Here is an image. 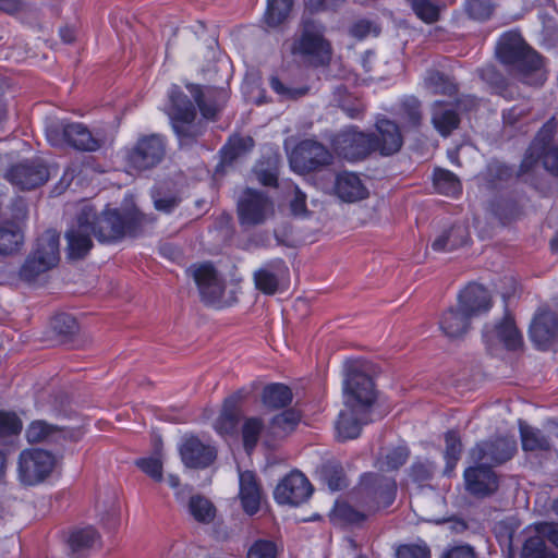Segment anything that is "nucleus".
<instances>
[{
    "label": "nucleus",
    "mask_w": 558,
    "mask_h": 558,
    "mask_svg": "<svg viewBox=\"0 0 558 558\" xmlns=\"http://www.w3.org/2000/svg\"><path fill=\"white\" fill-rule=\"evenodd\" d=\"M166 151V137L159 134L144 135L128 151L126 160L135 170H149L162 161Z\"/></svg>",
    "instance_id": "9b49d317"
},
{
    "label": "nucleus",
    "mask_w": 558,
    "mask_h": 558,
    "mask_svg": "<svg viewBox=\"0 0 558 558\" xmlns=\"http://www.w3.org/2000/svg\"><path fill=\"white\" fill-rule=\"evenodd\" d=\"M518 450L513 436H496L477 442L470 450V458L475 464L494 468L511 460Z\"/></svg>",
    "instance_id": "9d476101"
},
{
    "label": "nucleus",
    "mask_w": 558,
    "mask_h": 558,
    "mask_svg": "<svg viewBox=\"0 0 558 558\" xmlns=\"http://www.w3.org/2000/svg\"><path fill=\"white\" fill-rule=\"evenodd\" d=\"M171 125L181 146L194 144L204 132L203 124L195 119L174 121Z\"/></svg>",
    "instance_id": "37998d69"
},
{
    "label": "nucleus",
    "mask_w": 558,
    "mask_h": 558,
    "mask_svg": "<svg viewBox=\"0 0 558 558\" xmlns=\"http://www.w3.org/2000/svg\"><path fill=\"white\" fill-rule=\"evenodd\" d=\"M21 429L22 422L14 413L0 411V445L11 444Z\"/></svg>",
    "instance_id": "3c124183"
},
{
    "label": "nucleus",
    "mask_w": 558,
    "mask_h": 558,
    "mask_svg": "<svg viewBox=\"0 0 558 558\" xmlns=\"http://www.w3.org/2000/svg\"><path fill=\"white\" fill-rule=\"evenodd\" d=\"M147 222L151 220L136 208L106 209L98 216L85 206L65 232L68 255L75 259L85 257L93 247L92 235L102 243L116 242L125 235H136Z\"/></svg>",
    "instance_id": "f257e3e1"
},
{
    "label": "nucleus",
    "mask_w": 558,
    "mask_h": 558,
    "mask_svg": "<svg viewBox=\"0 0 558 558\" xmlns=\"http://www.w3.org/2000/svg\"><path fill=\"white\" fill-rule=\"evenodd\" d=\"M187 89L205 119H216L228 98L223 88L206 87L203 89L198 85L191 84L187 85Z\"/></svg>",
    "instance_id": "4be33fe9"
},
{
    "label": "nucleus",
    "mask_w": 558,
    "mask_h": 558,
    "mask_svg": "<svg viewBox=\"0 0 558 558\" xmlns=\"http://www.w3.org/2000/svg\"><path fill=\"white\" fill-rule=\"evenodd\" d=\"M51 328L61 337H71L78 331V324L72 315L61 313L52 318Z\"/></svg>",
    "instance_id": "13d9d810"
},
{
    "label": "nucleus",
    "mask_w": 558,
    "mask_h": 558,
    "mask_svg": "<svg viewBox=\"0 0 558 558\" xmlns=\"http://www.w3.org/2000/svg\"><path fill=\"white\" fill-rule=\"evenodd\" d=\"M247 396L248 391L245 388H241L223 400L220 414L214 424V428L219 435H236L238 425L242 415V403Z\"/></svg>",
    "instance_id": "a211bd4d"
},
{
    "label": "nucleus",
    "mask_w": 558,
    "mask_h": 558,
    "mask_svg": "<svg viewBox=\"0 0 558 558\" xmlns=\"http://www.w3.org/2000/svg\"><path fill=\"white\" fill-rule=\"evenodd\" d=\"M10 211L11 218L4 220L3 222L10 225L11 227H19L23 230L28 217V207L26 202L22 198L14 199L11 204Z\"/></svg>",
    "instance_id": "680f3d73"
},
{
    "label": "nucleus",
    "mask_w": 558,
    "mask_h": 558,
    "mask_svg": "<svg viewBox=\"0 0 558 558\" xmlns=\"http://www.w3.org/2000/svg\"><path fill=\"white\" fill-rule=\"evenodd\" d=\"M396 558H430V550L425 544H405L397 548Z\"/></svg>",
    "instance_id": "69168bd1"
},
{
    "label": "nucleus",
    "mask_w": 558,
    "mask_h": 558,
    "mask_svg": "<svg viewBox=\"0 0 558 558\" xmlns=\"http://www.w3.org/2000/svg\"><path fill=\"white\" fill-rule=\"evenodd\" d=\"M187 272L193 277L204 303L223 305L225 281L210 264L193 265Z\"/></svg>",
    "instance_id": "4468645a"
},
{
    "label": "nucleus",
    "mask_w": 558,
    "mask_h": 558,
    "mask_svg": "<svg viewBox=\"0 0 558 558\" xmlns=\"http://www.w3.org/2000/svg\"><path fill=\"white\" fill-rule=\"evenodd\" d=\"M418 19L434 23L439 19V9L429 0H407Z\"/></svg>",
    "instance_id": "4d7b16f0"
},
{
    "label": "nucleus",
    "mask_w": 558,
    "mask_h": 558,
    "mask_svg": "<svg viewBox=\"0 0 558 558\" xmlns=\"http://www.w3.org/2000/svg\"><path fill=\"white\" fill-rule=\"evenodd\" d=\"M366 512L367 511L364 509H355L347 501H337L331 513V519L339 523L357 524L366 519Z\"/></svg>",
    "instance_id": "de8ad7c7"
},
{
    "label": "nucleus",
    "mask_w": 558,
    "mask_h": 558,
    "mask_svg": "<svg viewBox=\"0 0 558 558\" xmlns=\"http://www.w3.org/2000/svg\"><path fill=\"white\" fill-rule=\"evenodd\" d=\"M292 398L291 389L279 383L267 385L262 395L264 405L270 409L284 408L292 402Z\"/></svg>",
    "instance_id": "4c0bfd02"
},
{
    "label": "nucleus",
    "mask_w": 558,
    "mask_h": 558,
    "mask_svg": "<svg viewBox=\"0 0 558 558\" xmlns=\"http://www.w3.org/2000/svg\"><path fill=\"white\" fill-rule=\"evenodd\" d=\"M470 317L462 311L454 307L448 308L439 319V327L444 335L450 339H458L464 336L470 326Z\"/></svg>",
    "instance_id": "72a5a7b5"
},
{
    "label": "nucleus",
    "mask_w": 558,
    "mask_h": 558,
    "mask_svg": "<svg viewBox=\"0 0 558 558\" xmlns=\"http://www.w3.org/2000/svg\"><path fill=\"white\" fill-rule=\"evenodd\" d=\"M99 538L98 532L94 527L87 526L72 531L69 535L68 544L72 555H77L82 550L92 548Z\"/></svg>",
    "instance_id": "c03bdc74"
},
{
    "label": "nucleus",
    "mask_w": 558,
    "mask_h": 558,
    "mask_svg": "<svg viewBox=\"0 0 558 558\" xmlns=\"http://www.w3.org/2000/svg\"><path fill=\"white\" fill-rule=\"evenodd\" d=\"M332 160L328 148L313 140L302 141L290 155L291 167L300 173L319 170L331 165Z\"/></svg>",
    "instance_id": "ddd939ff"
},
{
    "label": "nucleus",
    "mask_w": 558,
    "mask_h": 558,
    "mask_svg": "<svg viewBox=\"0 0 558 558\" xmlns=\"http://www.w3.org/2000/svg\"><path fill=\"white\" fill-rule=\"evenodd\" d=\"M522 448L525 451H548L550 450L549 438L538 428L527 425L520 426Z\"/></svg>",
    "instance_id": "79ce46f5"
},
{
    "label": "nucleus",
    "mask_w": 558,
    "mask_h": 558,
    "mask_svg": "<svg viewBox=\"0 0 558 558\" xmlns=\"http://www.w3.org/2000/svg\"><path fill=\"white\" fill-rule=\"evenodd\" d=\"M322 477L328 487L336 492L347 486L343 470L340 464L328 462L322 468Z\"/></svg>",
    "instance_id": "864d4df0"
},
{
    "label": "nucleus",
    "mask_w": 558,
    "mask_h": 558,
    "mask_svg": "<svg viewBox=\"0 0 558 558\" xmlns=\"http://www.w3.org/2000/svg\"><path fill=\"white\" fill-rule=\"evenodd\" d=\"M464 12L474 21H486L494 13V4L492 0H465Z\"/></svg>",
    "instance_id": "603ef678"
},
{
    "label": "nucleus",
    "mask_w": 558,
    "mask_h": 558,
    "mask_svg": "<svg viewBox=\"0 0 558 558\" xmlns=\"http://www.w3.org/2000/svg\"><path fill=\"white\" fill-rule=\"evenodd\" d=\"M555 131L556 123L554 122V119H550L538 131L531 145L539 147L543 151H547L550 148L548 145L554 137Z\"/></svg>",
    "instance_id": "338daca9"
},
{
    "label": "nucleus",
    "mask_w": 558,
    "mask_h": 558,
    "mask_svg": "<svg viewBox=\"0 0 558 558\" xmlns=\"http://www.w3.org/2000/svg\"><path fill=\"white\" fill-rule=\"evenodd\" d=\"M187 511L191 517L202 524H209L216 517L214 504L202 495H193L187 502Z\"/></svg>",
    "instance_id": "58836bf2"
},
{
    "label": "nucleus",
    "mask_w": 558,
    "mask_h": 558,
    "mask_svg": "<svg viewBox=\"0 0 558 558\" xmlns=\"http://www.w3.org/2000/svg\"><path fill=\"white\" fill-rule=\"evenodd\" d=\"M521 558H558V554L546 544L535 529L534 534L527 536L523 543Z\"/></svg>",
    "instance_id": "a19ab883"
},
{
    "label": "nucleus",
    "mask_w": 558,
    "mask_h": 558,
    "mask_svg": "<svg viewBox=\"0 0 558 558\" xmlns=\"http://www.w3.org/2000/svg\"><path fill=\"white\" fill-rule=\"evenodd\" d=\"M269 85L271 89L277 93L282 99H298L306 95L308 88L306 87H289L284 85L278 76H271L269 78Z\"/></svg>",
    "instance_id": "e2e57ef3"
},
{
    "label": "nucleus",
    "mask_w": 558,
    "mask_h": 558,
    "mask_svg": "<svg viewBox=\"0 0 558 558\" xmlns=\"http://www.w3.org/2000/svg\"><path fill=\"white\" fill-rule=\"evenodd\" d=\"M369 411L360 413V407L344 403L336 422L337 437L341 441L360 436L362 426L368 423Z\"/></svg>",
    "instance_id": "5701e85b"
},
{
    "label": "nucleus",
    "mask_w": 558,
    "mask_h": 558,
    "mask_svg": "<svg viewBox=\"0 0 558 558\" xmlns=\"http://www.w3.org/2000/svg\"><path fill=\"white\" fill-rule=\"evenodd\" d=\"M239 223L244 228L265 223L275 215V205L264 192L251 187L245 189L236 204Z\"/></svg>",
    "instance_id": "6e6552de"
},
{
    "label": "nucleus",
    "mask_w": 558,
    "mask_h": 558,
    "mask_svg": "<svg viewBox=\"0 0 558 558\" xmlns=\"http://www.w3.org/2000/svg\"><path fill=\"white\" fill-rule=\"evenodd\" d=\"M483 337L489 343H493L495 339H497L507 350H518L523 345L522 335L517 328L513 318L509 315H506L505 318L494 327L486 326Z\"/></svg>",
    "instance_id": "cd10ccee"
},
{
    "label": "nucleus",
    "mask_w": 558,
    "mask_h": 558,
    "mask_svg": "<svg viewBox=\"0 0 558 558\" xmlns=\"http://www.w3.org/2000/svg\"><path fill=\"white\" fill-rule=\"evenodd\" d=\"M435 189L448 196H453L460 193L461 183L458 177L449 170L437 169L434 173Z\"/></svg>",
    "instance_id": "09e8293b"
},
{
    "label": "nucleus",
    "mask_w": 558,
    "mask_h": 558,
    "mask_svg": "<svg viewBox=\"0 0 558 558\" xmlns=\"http://www.w3.org/2000/svg\"><path fill=\"white\" fill-rule=\"evenodd\" d=\"M325 31L319 21L303 16L292 39L291 54L314 68L328 65L332 58V46Z\"/></svg>",
    "instance_id": "7ed1b4c3"
},
{
    "label": "nucleus",
    "mask_w": 558,
    "mask_h": 558,
    "mask_svg": "<svg viewBox=\"0 0 558 558\" xmlns=\"http://www.w3.org/2000/svg\"><path fill=\"white\" fill-rule=\"evenodd\" d=\"M333 192L345 203H355L368 197V190L359 174L342 171L336 175Z\"/></svg>",
    "instance_id": "bb28decb"
},
{
    "label": "nucleus",
    "mask_w": 558,
    "mask_h": 558,
    "mask_svg": "<svg viewBox=\"0 0 558 558\" xmlns=\"http://www.w3.org/2000/svg\"><path fill=\"white\" fill-rule=\"evenodd\" d=\"M470 232L465 225L456 223L444 230L432 243L435 252H451L468 243Z\"/></svg>",
    "instance_id": "473e14b6"
},
{
    "label": "nucleus",
    "mask_w": 558,
    "mask_h": 558,
    "mask_svg": "<svg viewBox=\"0 0 558 558\" xmlns=\"http://www.w3.org/2000/svg\"><path fill=\"white\" fill-rule=\"evenodd\" d=\"M239 496L243 510L247 514L253 515L259 510L262 490L253 472H240Z\"/></svg>",
    "instance_id": "7c9ffc66"
},
{
    "label": "nucleus",
    "mask_w": 558,
    "mask_h": 558,
    "mask_svg": "<svg viewBox=\"0 0 558 558\" xmlns=\"http://www.w3.org/2000/svg\"><path fill=\"white\" fill-rule=\"evenodd\" d=\"M466 490L477 497L485 498L495 494L499 487L496 473L482 464H475L464 471Z\"/></svg>",
    "instance_id": "6ab92c4d"
},
{
    "label": "nucleus",
    "mask_w": 558,
    "mask_h": 558,
    "mask_svg": "<svg viewBox=\"0 0 558 558\" xmlns=\"http://www.w3.org/2000/svg\"><path fill=\"white\" fill-rule=\"evenodd\" d=\"M313 487L301 472L287 475L276 487L274 496L281 505L299 506L312 495Z\"/></svg>",
    "instance_id": "f3484780"
},
{
    "label": "nucleus",
    "mask_w": 558,
    "mask_h": 558,
    "mask_svg": "<svg viewBox=\"0 0 558 558\" xmlns=\"http://www.w3.org/2000/svg\"><path fill=\"white\" fill-rule=\"evenodd\" d=\"M398 116L404 128H418L423 121L422 102L414 96L403 98L399 105Z\"/></svg>",
    "instance_id": "e433bc0d"
},
{
    "label": "nucleus",
    "mask_w": 558,
    "mask_h": 558,
    "mask_svg": "<svg viewBox=\"0 0 558 558\" xmlns=\"http://www.w3.org/2000/svg\"><path fill=\"white\" fill-rule=\"evenodd\" d=\"M278 548L272 541L257 539L247 550L246 558H276Z\"/></svg>",
    "instance_id": "bf43d9fd"
},
{
    "label": "nucleus",
    "mask_w": 558,
    "mask_h": 558,
    "mask_svg": "<svg viewBox=\"0 0 558 558\" xmlns=\"http://www.w3.org/2000/svg\"><path fill=\"white\" fill-rule=\"evenodd\" d=\"M180 454L187 468L203 469L213 463L216 450L203 444L197 437H189L181 445Z\"/></svg>",
    "instance_id": "a878e982"
},
{
    "label": "nucleus",
    "mask_w": 558,
    "mask_h": 558,
    "mask_svg": "<svg viewBox=\"0 0 558 558\" xmlns=\"http://www.w3.org/2000/svg\"><path fill=\"white\" fill-rule=\"evenodd\" d=\"M423 84L433 95L452 97L458 92V85L451 76L434 69L426 72Z\"/></svg>",
    "instance_id": "f704fd0d"
},
{
    "label": "nucleus",
    "mask_w": 558,
    "mask_h": 558,
    "mask_svg": "<svg viewBox=\"0 0 558 558\" xmlns=\"http://www.w3.org/2000/svg\"><path fill=\"white\" fill-rule=\"evenodd\" d=\"M432 124L437 132L444 136H449L460 124L459 113L444 101H435L432 105Z\"/></svg>",
    "instance_id": "2f4dec72"
},
{
    "label": "nucleus",
    "mask_w": 558,
    "mask_h": 558,
    "mask_svg": "<svg viewBox=\"0 0 558 558\" xmlns=\"http://www.w3.org/2000/svg\"><path fill=\"white\" fill-rule=\"evenodd\" d=\"M546 151L541 150L539 147L531 145L521 162L520 166V174H525L532 170L538 165L539 159L542 158L544 160V154Z\"/></svg>",
    "instance_id": "774afa93"
},
{
    "label": "nucleus",
    "mask_w": 558,
    "mask_h": 558,
    "mask_svg": "<svg viewBox=\"0 0 558 558\" xmlns=\"http://www.w3.org/2000/svg\"><path fill=\"white\" fill-rule=\"evenodd\" d=\"M375 145L372 134L359 131L356 126L342 130L332 140L335 151L349 161L366 158L374 151Z\"/></svg>",
    "instance_id": "f8f14e48"
},
{
    "label": "nucleus",
    "mask_w": 558,
    "mask_h": 558,
    "mask_svg": "<svg viewBox=\"0 0 558 558\" xmlns=\"http://www.w3.org/2000/svg\"><path fill=\"white\" fill-rule=\"evenodd\" d=\"M410 456V451L404 446L396 447L389 450L385 457L379 460L381 470L392 471L402 466Z\"/></svg>",
    "instance_id": "6e6d98bb"
},
{
    "label": "nucleus",
    "mask_w": 558,
    "mask_h": 558,
    "mask_svg": "<svg viewBox=\"0 0 558 558\" xmlns=\"http://www.w3.org/2000/svg\"><path fill=\"white\" fill-rule=\"evenodd\" d=\"M519 529L517 520L509 518L497 522L494 526V534L502 548L512 550L513 537Z\"/></svg>",
    "instance_id": "8fccbe9b"
},
{
    "label": "nucleus",
    "mask_w": 558,
    "mask_h": 558,
    "mask_svg": "<svg viewBox=\"0 0 558 558\" xmlns=\"http://www.w3.org/2000/svg\"><path fill=\"white\" fill-rule=\"evenodd\" d=\"M458 306L470 318L482 315L492 306L490 294L483 286L470 283L459 293Z\"/></svg>",
    "instance_id": "b1692460"
},
{
    "label": "nucleus",
    "mask_w": 558,
    "mask_h": 558,
    "mask_svg": "<svg viewBox=\"0 0 558 558\" xmlns=\"http://www.w3.org/2000/svg\"><path fill=\"white\" fill-rule=\"evenodd\" d=\"M289 275V268L281 258L271 259L253 274L254 284L260 292L272 295L280 287V283Z\"/></svg>",
    "instance_id": "aec40b11"
},
{
    "label": "nucleus",
    "mask_w": 558,
    "mask_h": 558,
    "mask_svg": "<svg viewBox=\"0 0 558 558\" xmlns=\"http://www.w3.org/2000/svg\"><path fill=\"white\" fill-rule=\"evenodd\" d=\"M367 369L366 365L351 363L344 379V403L360 407V413L369 411L376 399L374 383L366 373Z\"/></svg>",
    "instance_id": "0eeeda50"
},
{
    "label": "nucleus",
    "mask_w": 558,
    "mask_h": 558,
    "mask_svg": "<svg viewBox=\"0 0 558 558\" xmlns=\"http://www.w3.org/2000/svg\"><path fill=\"white\" fill-rule=\"evenodd\" d=\"M59 233L46 230L37 240L36 248L26 258L20 269V278L32 282L41 274L53 268L60 259Z\"/></svg>",
    "instance_id": "423d86ee"
},
{
    "label": "nucleus",
    "mask_w": 558,
    "mask_h": 558,
    "mask_svg": "<svg viewBox=\"0 0 558 558\" xmlns=\"http://www.w3.org/2000/svg\"><path fill=\"white\" fill-rule=\"evenodd\" d=\"M47 138L52 145L66 143L81 151H96L107 142L102 131L92 132L80 122L61 121L49 125L46 130Z\"/></svg>",
    "instance_id": "20e7f679"
},
{
    "label": "nucleus",
    "mask_w": 558,
    "mask_h": 558,
    "mask_svg": "<svg viewBox=\"0 0 558 558\" xmlns=\"http://www.w3.org/2000/svg\"><path fill=\"white\" fill-rule=\"evenodd\" d=\"M332 102L351 119H357L364 112V105L362 101L352 96L343 85H339L335 88L332 93Z\"/></svg>",
    "instance_id": "c9c22d12"
},
{
    "label": "nucleus",
    "mask_w": 558,
    "mask_h": 558,
    "mask_svg": "<svg viewBox=\"0 0 558 558\" xmlns=\"http://www.w3.org/2000/svg\"><path fill=\"white\" fill-rule=\"evenodd\" d=\"M169 102L166 106V113L171 122L196 119V107L186 94H184L179 87L173 86L168 94Z\"/></svg>",
    "instance_id": "c85d7f7f"
},
{
    "label": "nucleus",
    "mask_w": 558,
    "mask_h": 558,
    "mask_svg": "<svg viewBox=\"0 0 558 558\" xmlns=\"http://www.w3.org/2000/svg\"><path fill=\"white\" fill-rule=\"evenodd\" d=\"M5 179L20 190H34L48 181L49 171L39 160H25L13 165Z\"/></svg>",
    "instance_id": "2eb2a0df"
},
{
    "label": "nucleus",
    "mask_w": 558,
    "mask_h": 558,
    "mask_svg": "<svg viewBox=\"0 0 558 558\" xmlns=\"http://www.w3.org/2000/svg\"><path fill=\"white\" fill-rule=\"evenodd\" d=\"M496 54L509 72L524 84L539 86L546 81L542 57L527 46L519 32L510 31L501 35Z\"/></svg>",
    "instance_id": "f03ea898"
},
{
    "label": "nucleus",
    "mask_w": 558,
    "mask_h": 558,
    "mask_svg": "<svg viewBox=\"0 0 558 558\" xmlns=\"http://www.w3.org/2000/svg\"><path fill=\"white\" fill-rule=\"evenodd\" d=\"M445 459L447 461V468L452 470L462 452V442L459 434L456 430H449L445 435Z\"/></svg>",
    "instance_id": "5fc2aeb1"
},
{
    "label": "nucleus",
    "mask_w": 558,
    "mask_h": 558,
    "mask_svg": "<svg viewBox=\"0 0 558 558\" xmlns=\"http://www.w3.org/2000/svg\"><path fill=\"white\" fill-rule=\"evenodd\" d=\"M24 243V231L19 227L0 223V254L11 255L21 250Z\"/></svg>",
    "instance_id": "ea45409f"
},
{
    "label": "nucleus",
    "mask_w": 558,
    "mask_h": 558,
    "mask_svg": "<svg viewBox=\"0 0 558 558\" xmlns=\"http://www.w3.org/2000/svg\"><path fill=\"white\" fill-rule=\"evenodd\" d=\"M378 135L372 134L375 142L374 151H379L384 156H390L398 153L403 144V137L399 125L386 118L378 119L376 122Z\"/></svg>",
    "instance_id": "393cba45"
},
{
    "label": "nucleus",
    "mask_w": 558,
    "mask_h": 558,
    "mask_svg": "<svg viewBox=\"0 0 558 558\" xmlns=\"http://www.w3.org/2000/svg\"><path fill=\"white\" fill-rule=\"evenodd\" d=\"M82 435L80 428L58 427L41 420L32 422L26 429V439L31 444L46 442L63 446L66 441H77Z\"/></svg>",
    "instance_id": "dca6fc26"
},
{
    "label": "nucleus",
    "mask_w": 558,
    "mask_h": 558,
    "mask_svg": "<svg viewBox=\"0 0 558 558\" xmlns=\"http://www.w3.org/2000/svg\"><path fill=\"white\" fill-rule=\"evenodd\" d=\"M263 432L266 434L264 422L260 417L253 416L244 420L241 433L243 446L247 453L255 449Z\"/></svg>",
    "instance_id": "49530a36"
},
{
    "label": "nucleus",
    "mask_w": 558,
    "mask_h": 558,
    "mask_svg": "<svg viewBox=\"0 0 558 558\" xmlns=\"http://www.w3.org/2000/svg\"><path fill=\"white\" fill-rule=\"evenodd\" d=\"M397 484L391 477L367 473L361 478L356 490V501L367 513L389 507L396 498Z\"/></svg>",
    "instance_id": "39448f33"
},
{
    "label": "nucleus",
    "mask_w": 558,
    "mask_h": 558,
    "mask_svg": "<svg viewBox=\"0 0 558 558\" xmlns=\"http://www.w3.org/2000/svg\"><path fill=\"white\" fill-rule=\"evenodd\" d=\"M293 0H267L264 15L265 23L270 27H277L284 23L292 10Z\"/></svg>",
    "instance_id": "a18cd8bd"
},
{
    "label": "nucleus",
    "mask_w": 558,
    "mask_h": 558,
    "mask_svg": "<svg viewBox=\"0 0 558 558\" xmlns=\"http://www.w3.org/2000/svg\"><path fill=\"white\" fill-rule=\"evenodd\" d=\"M135 464L153 480H162V462L159 457L142 458L136 460Z\"/></svg>",
    "instance_id": "0e129e2a"
},
{
    "label": "nucleus",
    "mask_w": 558,
    "mask_h": 558,
    "mask_svg": "<svg viewBox=\"0 0 558 558\" xmlns=\"http://www.w3.org/2000/svg\"><path fill=\"white\" fill-rule=\"evenodd\" d=\"M530 338L542 350L558 341V316L551 311L538 312L530 326Z\"/></svg>",
    "instance_id": "412c9836"
},
{
    "label": "nucleus",
    "mask_w": 558,
    "mask_h": 558,
    "mask_svg": "<svg viewBox=\"0 0 558 558\" xmlns=\"http://www.w3.org/2000/svg\"><path fill=\"white\" fill-rule=\"evenodd\" d=\"M57 458L43 449H25L19 456L17 474L22 484L34 486L44 482L53 471Z\"/></svg>",
    "instance_id": "1a4fd4ad"
},
{
    "label": "nucleus",
    "mask_w": 558,
    "mask_h": 558,
    "mask_svg": "<svg viewBox=\"0 0 558 558\" xmlns=\"http://www.w3.org/2000/svg\"><path fill=\"white\" fill-rule=\"evenodd\" d=\"M257 180L266 186H275L277 184V168L270 159L260 161L254 169Z\"/></svg>",
    "instance_id": "052dcab7"
},
{
    "label": "nucleus",
    "mask_w": 558,
    "mask_h": 558,
    "mask_svg": "<svg viewBox=\"0 0 558 558\" xmlns=\"http://www.w3.org/2000/svg\"><path fill=\"white\" fill-rule=\"evenodd\" d=\"M301 421L300 413L294 410H286L272 417L266 428L265 441L270 446L272 440L283 439L293 433Z\"/></svg>",
    "instance_id": "c756f323"
}]
</instances>
